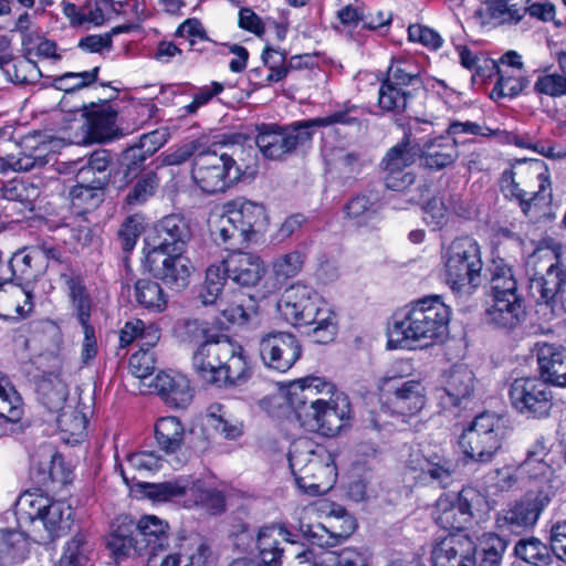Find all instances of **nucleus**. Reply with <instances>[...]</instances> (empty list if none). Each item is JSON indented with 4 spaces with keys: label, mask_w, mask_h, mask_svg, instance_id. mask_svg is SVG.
Returning a JSON list of instances; mask_svg holds the SVG:
<instances>
[{
    "label": "nucleus",
    "mask_w": 566,
    "mask_h": 566,
    "mask_svg": "<svg viewBox=\"0 0 566 566\" xmlns=\"http://www.w3.org/2000/svg\"><path fill=\"white\" fill-rule=\"evenodd\" d=\"M289 403L300 426L310 432L335 436L350 418L348 397L324 377L307 376L289 389Z\"/></svg>",
    "instance_id": "nucleus-1"
},
{
    "label": "nucleus",
    "mask_w": 566,
    "mask_h": 566,
    "mask_svg": "<svg viewBox=\"0 0 566 566\" xmlns=\"http://www.w3.org/2000/svg\"><path fill=\"white\" fill-rule=\"evenodd\" d=\"M451 310L438 295L426 296L410 303L394 315L388 328V346L403 342H433L448 333Z\"/></svg>",
    "instance_id": "nucleus-2"
},
{
    "label": "nucleus",
    "mask_w": 566,
    "mask_h": 566,
    "mask_svg": "<svg viewBox=\"0 0 566 566\" xmlns=\"http://www.w3.org/2000/svg\"><path fill=\"white\" fill-rule=\"evenodd\" d=\"M564 245L552 237L541 240L535 252L539 266L545 272L532 280L531 290L538 294L536 313L552 325L545 331L552 333L557 328L566 315V311L558 300V293L566 282V263L563 260Z\"/></svg>",
    "instance_id": "nucleus-3"
},
{
    "label": "nucleus",
    "mask_w": 566,
    "mask_h": 566,
    "mask_svg": "<svg viewBox=\"0 0 566 566\" xmlns=\"http://www.w3.org/2000/svg\"><path fill=\"white\" fill-rule=\"evenodd\" d=\"M500 189L510 200H516L525 216L537 219L548 208L552 190L548 169L542 160H515L500 178Z\"/></svg>",
    "instance_id": "nucleus-4"
},
{
    "label": "nucleus",
    "mask_w": 566,
    "mask_h": 566,
    "mask_svg": "<svg viewBox=\"0 0 566 566\" xmlns=\"http://www.w3.org/2000/svg\"><path fill=\"white\" fill-rule=\"evenodd\" d=\"M14 514L20 528L38 533L41 525L45 536L40 535V538L54 541L71 530L74 510L66 501L25 491L14 503Z\"/></svg>",
    "instance_id": "nucleus-5"
},
{
    "label": "nucleus",
    "mask_w": 566,
    "mask_h": 566,
    "mask_svg": "<svg viewBox=\"0 0 566 566\" xmlns=\"http://www.w3.org/2000/svg\"><path fill=\"white\" fill-rule=\"evenodd\" d=\"M444 282L460 298H468L481 284L483 262L479 243L470 237L454 239L442 253Z\"/></svg>",
    "instance_id": "nucleus-6"
},
{
    "label": "nucleus",
    "mask_w": 566,
    "mask_h": 566,
    "mask_svg": "<svg viewBox=\"0 0 566 566\" xmlns=\"http://www.w3.org/2000/svg\"><path fill=\"white\" fill-rule=\"evenodd\" d=\"M476 539L474 544L467 535L443 537L432 546V566H495L494 533H483Z\"/></svg>",
    "instance_id": "nucleus-7"
},
{
    "label": "nucleus",
    "mask_w": 566,
    "mask_h": 566,
    "mask_svg": "<svg viewBox=\"0 0 566 566\" xmlns=\"http://www.w3.org/2000/svg\"><path fill=\"white\" fill-rule=\"evenodd\" d=\"M224 209V214L219 220L216 239L230 248L249 243L266 228L265 210L256 202L237 198L228 202Z\"/></svg>",
    "instance_id": "nucleus-8"
},
{
    "label": "nucleus",
    "mask_w": 566,
    "mask_h": 566,
    "mask_svg": "<svg viewBox=\"0 0 566 566\" xmlns=\"http://www.w3.org/2000/svg\"><path fill=\"white\" fill-rule=\"evenodd\" d=\"M307 441L293 444L289 462L297 486L310 495L326 493L336 480V468L329 455L325 458L310 449Z\"/></svg>",
    "instance_id": "nucleus-9"
},
{
    "label": "nucleus",
    "mask_w": 566,
    "mask_h": 566,
    "mask_svg": "<svg viewBox=\"0 0 566 566\" xmlns=\"http://www.w3.org/2000/svg\"><path fill=\"white\" fill-rule=\"evenodd\" d=\"M234 148L228 151L208 149L196 155L192 161L191 177L193 182L206 193L224 192L239 181L241 169L233 158Z\"/></svg>",
    "instance_id": "nucleus-10"
},
{
    "label": "nucleus",
    "mask_w": 566,
    "mask_h": 566,
    "mask_svg": "<svg viewBox=\"0 0 566 566\" xmlns=\"http://www.w3.org/2000/svg\"><path fill=\"white\" fill-rule=\"evenodd\" d=\"M255 145L268 159L279 160L297 147L312 140L306 122L300 120L291 125L261 124L256 126Z\"/></svg>",
    "instance_id": "nucleus-11"
},
{
    "label": "nucleus",
    "mask_w": 566,
    "mask_h": 566,
    "mask_svg": "<svg viewBox=\"0 0 566 566\" xmlns=\"http://www.w3.org/2000/svg\"><path fill=\"white\" fill-rule=\"evenodd\" d=\"M380 392L384 405L392 413L405 417L417 415L427 401L426 387L420 380L399 375L382 378Z\"/></svg>",
    "instance_id": "nucleus-12"
},
{
    "label": "nucleus",
    "mask_w": 566,
    "mask_h": 566,
    "mask_svg": "<svg viewBox=\"0 0 566 566\" xmlns=\"http://www.w3.org/2000/svg\"><path fill=\"white\" fill-rule=\"evenodd\" d=\"M239 350L240 345L227 335L208 338V342L200 344L193 353L192 368L201 381L217 386L220 382L223 364Z\"/></svg>",
    "instance_id": "nucleus-13"
},
{
    "label": "nucleus",
    "mask_w": 566,
    "mask_h": 566,
    "mask_svg": "<svg viewBox=\"0 0 566 566\" xmlns=\"http://www.w3.org/2000/svg\"><path fill=\"white\" fill-rule=\"evenodd\" d=\"M211 548L198 534L176 536L159 555L148 556L146 566H207Z\"/></svg>",
    "instance_id": "nucleus-14"
},
{
    "label": "nucleus",
    "mask_w": 566,
    "mask_h": 566,
    "mask_svg": "<svg viewBox=\"0 0 566 566\" xmlns=\"http://www.w3.org/2000/svg\"><path fill=\"white\" fill-rule=\"evenodd\" d=\"M327 304L310 286L294 284L285 290L277 308L284 319L294 326H310Z\"/></svg>",
    "instance_id": "nucleus-15"
},
{
    "label": "nucleus",
    "mask_w": 566,
    "mask_h": 566,
    "mask_svg": "<svg viewBox=\"0 0 566 566\" xmlns=\"http://www.w3.org/2000/svg\"><path fill=\"white\" fill-rule=\"evenodd\" d=\"M259 355L269 369L286 373L301 358L302 346L295 335L273 331L261 336Z\"/></svg>",
    "instance_id": "nucleus-16"
},
{
    "label": "nucleus",
    "mask_w": 566,
    "mask_h": 566,
    "mask_svg": "<svg viewBox=\"0 0 566 566\" xmlns=\"http://www.w3.org/2000/svg\"><path fill=\"white\" fill-rule=\"evenodd\" d=\"M415 125L410 126V133L405 134L402 140L392 146L381 160V167L385 175L386 187L395 191H401L415 182V175L406 171L417 157L415 145H411V135Z\"/></svg>",
    "instance_id": "nucleus-17"
},
{
    "label": "nucleus",
    "mask_w": 566,
    "mask_h": 566,
    "mask_svg": "<svg viewBox=\"0 0 566 566\" xmlns=\"http://www.w3.org/2000/svg\"><path fill=\"white\" fill-rule=\"evenodd\" d=\"M517 283L512 268L497 261V328L514 329L525 318V310L516 295Z\"/></svg>",
    "instance_id": "nucleus-18"
},
{
    "label": "nucleus",
    "mask_w": 566,
    "mask_h": 566,
    "mask_svg": "<svg viewBox=\"0 0 566 566\" xmlns=\"http://www.w3.org/2000/svg\"><path fill=\"white\" fill-rule=\"evenodd\" d=\"M474 374L467 366L452 368L442 389L437 392L439 406L443 412L460 417L467 409L474 392Z\"/></svg>",
    "instance_id": "nucleus-19"
},
{
    "label": "nucleus",
    "mask_w": 566,
    "mask_h": 566,
    "mask_svg": "<svg viewBox=\"0 0 566 566\" xmlns=\"http://www.w3.org/2000/svg\"><path fill=\"white\" fill-rule=\"evenodd\" d=\"M509 397L515 409L536 417L548 415L552 407V392L547 384L539 378L515 379L510 385Z\"/></svg>",
    "instance_id": "nucleus-20"
},
{
    "label": "nucleus",
    "mask_w": 566,
    "mask_h": 566,
    "mask_svg": "<svg viewBox=\"0 0 566 566\" xmlns=\"http://www.w3.org/2000/svg\"><path fill=\"white\" fill-rule=\"evenodd\" d=\"M495 418L490 412L475 417L472 424L461 434L459 444L463 453L481 462L490 461L495 444Z\"/></svg>",
    "instance_id": "nucleus-21"
},
{
    "label": "nucleus",
    "mask_w": 566,
    "mask_h": 566,
    "mask_svg": "<svg viewBox=\"0 0 566 566\" xmlns=\"http://www.w3.org/2000/svg\"><path fill=\"white\" fill-rule=\"evenodd\" d=\"M146 264L155 277L176 289L187 286L190 261L180 252L170 254L163 248H154L146 255Z\"/></svg>",
    "instance_id": "nucleus-22"
},
{
    "label": "nucleus",
    "mask_w": 566,
    "mask_h": 566,
    "mask_svg": "<svg viewBox=\"0 0 566 566\" xmlns=\"http://www.w3.org/2000/svg\"><path fill=\"white\" fill-rule=\"evenodd\" d=\"M283 542L296 543L295 535L283 524L261 527L255 539L260 562L266 566H279L284 553Z\"/></svg>",
    "instance_id": "nucleus-23"
},
{
    "label": "nucleus",
    "mask_w": 566,
    "mask_h": 566,
    "mask_svg": "<svg viewBox=\"0 0 566 566\" xmlns=\"http://www.w3.org/2000/svg\"><path fill=\"white\" fill-rule=\"evenodd\" d=\"M417 156L422 168L439 171L459 158L458 143L450 136H438L418 145Z\"/></svg>",
    "instance_id": "nucleus-24"
},
{
    "label": "nucleus",
    "mask_w": 566,
    "mask_h": 566,
    "mask_svg": "<svg viewBox=\"0 0 566 566\" xmlns=\"http://www.w3.org/2000/svg\"><path fill=\"white\" fill-rule=\"evenodd\" d=\"M222 264L228 277L242 286H254L265 273L261 258L249 252H233Z\"/></svg>",
    "instance_id": "nucleus-25"
},
{
    "label": "nucleus",
    "mask_w": 566,
    "mask_h": 566,
    "mask_svg": "<svg viewBox=\"0 0 566 566\" xmlns=\"http://www.w3.org/2000/svg\"><path fill=\"white\" fill-rule=\"evenodd\" d=\"M535 348L542 380L566 387V347L537 343Z\"/></svg>",
    "instance_id": "nucleus-26"
},
{
    "label": "nucleus",
    "mask_w": 566,
    "mask_h": 566,
    "mask_svg": "<svg viewBox=\"0 0 566 566\" xmlns=\"http://www.w3.org/2000/svg\"><path fill=\"white\" fill-rule=\"evenodd\" d=\"M46 269L48 264H42L40 252L34 247L23 248L10 258L8 264L10 275L8 277L13 284L30 291L29 284L42 275Z\"/></svg>",
    "instance_id": "nucleus-27"
},
{
    "label": "nucleus",
    "mask_w": 566,
    "mask_h": 566,
    "mask_svg": "<svg viewBox=\"0 0 566 566\" xmlns=\"http://www.w3.org/2000/svg\"><path fill=\"white\" fill-rule=\"evenodd\" d=\"M1 169L7 167L13 171H29L48 164V147L40 144L36 137H24L17 154H10L0 159Z\"/></svg>",
    "instance_id": "nucleus-28"
},
{
    "label": "nucleus",
    "mask_w": 566,
    "mask_h": 566,
    "mask_svg": "<svg viewBox=\"0 0 566 566\" xmlns=\"http://www.w3.org/2000/svg\"><path fill=\"white\" fill-rule=\"evenodd\" d=\"M153 387L170 407L185 408L193 398L189 379L181 374L159 373L153 381Z\"/></svg>",
    "instance_id": "nucleus-29"
},
{
    "label": "nucleus",
    "mask_w": 566,
    "mask_h": 566,
    "mask_svg": "<svg viewBox=\"0 0 566 566\" xmlns=\"http://www.w3.org/2000/svg\"><path fill=\"white\" fill-rule=\"evenodd\" d=\"M432 517L438 526L447 531H461L471 520L460 494H442L434 503Z\"/></svg>",
    "instance_id": "nucleus-30"
},
{
    "label": "nucleus",
    "mask_w": 566,
    "mask_h": 566,
    "mask_svg": "<svg viewBox=\"0 0 566 566\" xmlns=\"http://www.w3.org/2000/svg\"><path fill=\"white\" fill-rule=\"evenodd\" d=\"M135 530L137 532L136 542L143 546L148 556L161 554L170 544L167 538L168 524L155 515L142 517Z\"/></svg>",
    "instance_id": "nucleus-31"
},
{
    "label": "nucleus",
    "mask_w": 566,
    "mask_h": 566,
    "mask_svg": "<svg viewBox=\"0 0 566 566\" xmlns=\"http://www.w3.org/2000/svg\"><path fill=\"white\" fill-rule=\"evenodd\" d=\"M157 233L161 239L157 248H163L164 251L172 247L174 252H181L191 238L189 222L180 214L164 217L157 226Z\"/></svg>",
    "instance_id": "nucleus-32"
},
{
    "label": "nucleus",
    "mask_w": 566,
    "mask_h": 566,
    "mask_svg": "<svg viewBox=\"0 0 566 566\" xmlns=\"http://www.w3.org/2000/svg\"><path fill=\"white\" fill-rule=\"evenodd\" d=\"M117 111L108 104L93 109L87 115V136L92 142L105 143L113 139L117 134Z\"/></svg>",
    "instance_id": "nucleus-33"
},
{
    "label": "nucleus",
    "mask_w": 566,
    "mask_h": 566,
    "mask_svg": "<svg viewBox=\"0 0 566 566\" xmlns=\"http://www.w3.org/2000/svg\"><path fill=\"white\" fill-rule=\"evenodd\" d=\"M216 306L224 319L237 325H244L256 316L253 301L241 292L224 294Z\"/></svg>",
    "instance_id": "nucleus-34"
},
{
    "label": "nucleus",
    "mask_w": 566,
    "mask_h": 566,
    "mask_svg": "<svg viewBox=\"0 0 566 566\" xmlns=\"http://www.w3.org/2000/svg\"><path fill=\"white\" fill-rule=\"evenodd\" d=\"M409 467L413 471H419V479L426 480L429 478L442 488H447L452 481L450 461L438 455L426 458L419 453L412 454L409 460Z\"/></svg>",
    "instance_id": "nucleus-35"
},
{
    "label": "nucleus",
    "mask_w": 566,
    "mask_h": 566,
    "mask_svg": "<svg viewBox=\"0 0 566 566\" xmlns=\"http://www.w3.org/2000/svg\"><path fill=\"white\" fill-rule=\"evenodd\" d=\"M106 182L105 177L88 182L80 181L70 192L73 209L80 214L96 209L104 199L103 188Z\"/></svg>",
    "instance_id": "nucleus-36"
},
{
    "label": "nucleus",
    "mask_w": 566,
    "mask_h": 566,
    "mask_svg": "<svg viewBox=\"0 0 566 566\" xmlns=\"http://www.w3.org/2000/svg\"><path fill=\"white\" fill-rule=\"evenodd\" d=\"M155 439L164 452H177L185 439V427L180 419L175 416L159 418L155 423Z\"/></svg>",
    "instance_id": "nucleus-37"
},
{
    "label": "nucleus",
    "mask_w": 566,
    "mask_h": 566,
    "mask_svg": "<svg viewBox=\"0 0 566 566\" xmlns=\"http://www.w3.org/2000/svg\"><path fill=\"white\" fill-rule=\"evenodd\" d=\"M29 552L30 543L22 532L0 530V564L2 566L22 563Z\"/></svg>",
    "instance_id": "nucleus-38"
},
{
    "label": "nucleus",
    "mask_w": 566,
    "mask_h": 566,
    "mask_svg": "<svg viewBox=\"0 0 566 566\" xmlns=\"http://www.w3.org/2000/svg\"><path fill=\"white\" fill-rule=\"evenodd\" d=\"M421 67L410 56H398L391 60L385 81L409 90L421 85Z\"/></svg>",
    "instance_id": "nucleus-39"
},
{
    "label": "nucleus",
    "mask_w": 566,
    "mask_h": 566,
    "mask_svg": "<svg viewBox=\"0 0 566 566\" xmlns=\"http://www.w3.org/2000/svg\"><path fill=\"white\" fill-rule=\"evenodd\" d=\"M339 22L348 29L361 25L364 29L376 30L389 23V17L378 12V19H374L370 10L364 4L349 3L337 11Z\"/></svg>",
    "instance_id": "nucleus-40"
},
{
    "label": "nucleus",
    "mask_w": 566,
    "mask_h": 566,
    "mask_svg": "<svg viewBox=\"0 0 566 566\" xmlns=\"http://www.w3.org/2000/svg\"><path fill=\"white\" fill-rule=\"evenodd\" d=\"M366 115L367 111L365 107L345 103L340 108L328 114L327 116L312 118L305 122L310 132L313 133L314 128L333 125L360 126L361 120Z\"/></svg>",
    "instance_id": "nucleus-41"
},
{
    "label": "nucleus",
    "mask_w": 566,
    "mask_h": 566,
    "mask_svg": "<svg viewBox=\"0 0 566 566\" xmlns=\"http://www.w3.org/2000/svg\"><path fill=\"white\" fill-rule=\"evenodd\" d=\"M133 523H122L113 530L107 546L116 558L140 556L145 554L143 546L137 541V532L133 531Z\"/></svg>",
    "instance_id": "nucleus-42"
},
{
    "label": "nucleus",
    "mask_w": 566,
    "mask_h": 566,
    "mask_svg": "<svg viewBox=\"0 0 566 566\" xmlns=\"http://www.w3.org/2000/svg\"><path fill=\"white\" fill-rule=\"evenodd\" d=\"M134 290L135 300L142 307L155 312H163L166 308L168 297L158 282L139 279L135 282Z\"/></svg>",
    "instance_id": "nucleus-43"
},
{
    "label": "nucleus",
    "mask_w": 566,
    "mask_h": 566,
    "mask_svg": "<svg viewBox=\"0 0 566 566\" xmlns=\"http://www.w3.org/2000/svg\"><path fill=\"white\" fill-rule=\"evenodd\" d=\"M86 417L77 408L66 407L57 417L61 438L67 443H78L85 437Z\"/></svg>",
    "instance_id": "nucleus-44"
},
{
    "label": "nucleus",
    "mask_w": 566,
    "mask_h": 566,
    "mask_svg": "<svg viewBox=\"0 0 566 566\" xmlns=\"http://www.w3.org/2000/svg\"><path fill=\"white\" fill-rule=\"evenodd\" d=\"M549 452L551 446L548 444V441L544 437L537 438L527 450L526 459L518 467V471L525 472L531 478L546 475L551 470V465L548 463Z\"/></svg>",
    "instance_id": "nucleus-45"
},
{
    "label": "nucleus",
    "mask_w": 566,
    "mask_h": 566,
    "mask_svg": "<svg viewBox=\"0 0 566 566\" xmlns=\"http://www.w3.org/2000/svg\"><path fill=\"white\" fill-rule=\"evenodd\" d=\"M228 274L222 261L210 265L206 271V279L198 293V298L202 305H216L221 297Z\"/></svg>",
    "instance_id": "nucleus-46"
},
{
    "label": "nucleus",
    "mask_w": 566,
    "mask_h": 566,
    "mask_svg": "<svg viewBox=\"0 0 566 566\" xmlns=\"http://www.w3.org/2000/svg\"><path fill=\"white\" fill-rule=\"evenodd\" d=\"M91 554L87 535L78 532L65 543L57 566H90Z\"/></svg>",
    "instance_id": "nucleus-47"
},
{
    "label": "nucleus",
    "mask_w": 566,
    "mask_h": 566,
    "mask_svg": "<svg viewBox=\"0 0 566 566\" xmlns=\"http://www.w3.org/2000/svg\"><path fill=\"white\" fill-rule=\"evenodd\" d=\"M411 92L403 87L382 81L378 92V106L381 111L401 114L406 111Z\"/></svg>",
    "instance_id": "nucleus-48"
},
{
    "label": "nucleus",
    "mask_w": 566,
    "mask_h": 566,
    "mask_svg": "<svg viewBox=\"0 0 566 566\" xmlns=\"http://www.w3.org/2000/svg\"><path fill=\"white\" fill-rule=\"evenodd\" d=\"M251 377V369L248 366L245 357L243 355V348L240 345L239 353H234L233 356L223 364L222 374L220 375V382L218 387H232L241 386L245 384Z\"/></svg>",
    "instance_id": "nucleus-49"
},
{
    "label": "nucleus",
    "mask_w": 566,
    "mask_h": 566,
    "mask_svg": "<svg viewBox=\"0 0 566 566\" xmlns=\"http://www.w3.org/2000/svg\"><path fill=\"white\" fill-rule=\"evenodd\" d=\"M23 403L15 388L3 377L0 378V418L17 423L22 419Z\"/></svg>",
    "instance_id": "nucleus-50"
},
{
    "label": "nucleus",
    "mask_w": 566,
    "mask_h": 566,
    "mask_svg": "<svg viewBox=\"0 0 566 566\" xmlns=\"http://www.w3.org/2000/svg\"><path fill=\"white\" fill-rule=\"evenodd\" d=\"M514 554L533 566H547L552 562L548 547L534 537L520 539L515 544Z\"/></svg>",
    "instance_id": "nucleus-51"
},
{
    "label": "nucleus",
    "mask_w": 566,
    "mask_h": 566,
    "mask_svg": "<svg viewBox=\"0 0 566 566\" xmlns=\"http://www.w3.org/2000/svg\"><path fill=\"white\" fill-rule=\"evenodd\" d=\"M306 260L305 252L292 250L276 256L272 262V272L277 280H289L297 276Z\"/></svg>",
    "instance_id": "nucleus-52"
},
{
    "label": "nucleus",
    "mask_w": 566,
    "mask_h": 566,
    "mask_svg": "<svg viewBox=\"0 0 566 566\" xmlns=\"http://www.w3.org/2000/svg\"><path fill=\"white\" fill-rule=\"evenodd\" d=\"M188 480L184 478L163 483H146L144 485V493L153 501L167 502L188 494Z\"/></svg>",
    "instance_id": "nucleus-53"
},
{
    "label": "nucleus",
    "mask_w": 566,
    "mask_h": 566,
    "mask_svg": "<svg viewBox=\"0 0 566 566\" xmlns=\"http://www.w3.org/2000/svg\"><path fill=\"white\" fill-rule=\"evenodd\" d=\"M38 390L50 410L62 408L69 395L66 384L56 376L43 378L38 385Z\"/></svg>",
    "instance_id": "nucleus-54"
},
{
    "label": "nucleus",
    "mask_w": 566,
    "mask_h": 566,
    "mask_svg": "<svg viewBox=\"0 0 566 566\" xmlns=\"http://www.w3.org/2000/svg\"><path fill=\"white\" fill-rule=\"evenodd\" d=\"M188 493L195 499V504L200 505L211 514H220L224 511V494L214 488H203L200 483L188 485Z\"/></svg>",
    "instance_id": "nucleus-55"
},
{
    "label": "nucleus",
    "mask_w": 566,
    "mask_h": 566,
    "mask_svg": "<svg viewBox=\"0 0 566 566\" xmlns=\"http://www.w3.org/2000/svg\"><path fill=\"white\" fill-rule=\"evenodd\" d=\"M379 209L380 205L377 197L367 195H358L352 198L345 207L347 216L356 220L358 224H364L376 218Z\"/></svg>",
    "instance_id": "nucleus-56"
},
{
    "label": "nucleus",
    "mask_w": 566,
    "mask_h": 566,
    "mask_svg": "<svg viewBox=\"0 0 566 566\" xmlns=\"http://www.w3.org/2000/svg\"><path fill=\"white\" fill-rule=\"evenodd\" d=\"M22 50L29 59H49L57 61L61 59L57 45L54 41L46 39L42 33L27 35L22 43Z\"/></svg>",
    "instance_id": "nucleus-57"
},
{
    "label": "nucleus",
    "mask_w": 566,
    "mask_h": 566,
    "mask_svg": "<svg viewBox=\"0 0 566 566\" xmlns=\"http://www.w3.org/2000/svg\"><path fill=\"white\" fill-rule=\"evenodd\" d=\"M539 515V509L533 501L516 502L503 516L505 524L512 527H526L533 525Z\"/></svg>",
    "instance_id": "nucleus-58"
},
{
    "label": "nucleus",
    "mask_w": 566,
    "mask_h": 566,
    "mask_svg": "<svg viewBox=\"0 0 566 566\" xmlns=\"http://www.w3.org/2000/svg\"><path fill=\"white\" fill-rule=\"evenodd\" d=\"M528 86L525 71L497 69V97L513 98Z\"/></svg>",
    "instance_id": "nucleus-59"
},
{
    "label": "nucleus",
    "mask_w": 566,
    "mask_h": 566,
    "mask_svg": "<svg viewBox=\"0 0 566 566\" xmlns=\"http://www.w3.org/2000/svg\"><path fill=\"white\" fill-rule=\"evenodd\" d=\"M41 77L36 63L28 56L14 59L7 70V78L14 84H34Z\"/></svg>",
    "instance_id": "nucleus-60"
},
{
    "label": "nucleus",
    "mask_w": 566,
    "mask_h": 566,
    "mask_svg": "<svg viewBox=\"0 0 566 566\" xmlns=\"http://www.w3.org/2000/svg\"><path fill=\"white\" fill-rule=\"evenodd\" d=\"M459 494L467 506L470 518L476 516L482 522L489 518L491 505L485 494L472 486L463 488Z\"/></svg>",
    "instance_id": "nucleus-61"
},
{
    "label": "nucleus",
    "mask_w": 566,
    "mask_h": 566,
    "mask_svg": "<svg viewBox=\"0 0 566 566\" xmlns=\"http://www.w3.org/2000/svg\"><path fill=\"white\" fill-rule=\"evenodd\" d=\"M321 566H367V557L353 547H346L339 552L326 551L322 553Z\"/></svg>",
    "instance_id": "nucleus-62"
},
{
    "label": "nucleus",
    "mask_w": 566,
    "mask_h": 566,
    "mask_svg": "<svg viewBox=\"0 0 566 566\" xmlns=\"http://www.w3.org/2000/svg\"><path fill=\"white\" fill-rule=\"evenodd\" d=\"M326 524L328 532L336 537L338 544L347 539L357 527L355 518L342 507L333 511V514L327 517Z\"/></svg>",
    "instance_id": "nucleus-63"
},
{
    "label": "nucleus",
    "mask_w": 566,
    "mask_h": 566,
    "mask_svg": "<svg viewBox=\"0 0 566 566\" xmlns=\"http://www.w3.org/2000/svg\"><path fill=\"white\" fill-rule=\"evenodd\" d=\"M534 92L554 98L566 95V75L564 73L539 74L534 83Z\"/></svg>",
    "instance_id": "nucleus-64"
}]
</instances>
